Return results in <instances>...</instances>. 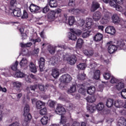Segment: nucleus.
<instances>
[{
  "mask_svg": "<svg viewBox=\"0 0 126 126\" xmlns=\"http://www.w3.org/2000/svg\"><path fill=\"white\" fill-rule=\"evenodd\" d=\"M47 87V86H46L45 87L44 86V85L42 84H39L38 85V88L40 91H43V92H45V90Z\"/></svg>",
  "mask_w": 126,
  "mask_h": 126,
  "instance_id": "nucleus-55",
  "label": "nucleus"
},
{
  "mask_svg": "<svg viewBox=\"0 0 126 126\" xmlns=\"http://www.w3.org/2000/svg\"><path fill=\"white\" fill-rule=\"evenodd\" d=\"M123 88H125V83L123 81H119L118 83L114 86V89L115 90H118V91L122 90Z\"/></svg>",
  "mask_w": 126,
  "mask_h": 126,
  "instance_id": "nucleus-13",
  "label": "nucleus"
},
{
  "mask_svg": "<svg viewBox=\"0 0 126 126\" xmlns=\"http://www.w3.org/2000/svg\"><path fill=\"white\" fill-rule=\"evenodd\" d=\"M87 65L86 63H80L77 65V67L78 69H85V68L86 67Z\"/></svg>",
  "mask_w": 126,
  "mask_h": 126,
  "instance_id": "nucleus-44",
  "label": "nucleus"
},
{
  "mask_svg": "<svg viewBox=\"0 0 126 126\" xmlns=\"http://www.w3.org/2000/svg\"><path fill=\"white\" fill-rule=\"evenodd\" d=\"M114 8H116L117 11H120V12L124 11V8L121 5H116V7H115Z\"/></svg>",
  "mask_w": 126,
  "mask_h": 126,
  "instance_id": "nucleus-53",
  "label": "nucleus"
},
{
  "mask_svg": "<svg viewBox=\"0 0 126 126\" xmlns=\"http://www.w3.org/2000/svg\"><path fill=\"white\" fill-rule=\"evenodd\" d=\"M49 10L50 9L49 8V6H46L43 8L42 12L43 13H47Z\"/></svg>",
  "mask_w": 126,
  "mask_h": 126,
  "instance_id": "nucleus-59",
  "label": "nucleus"
},
{
  "mask_svg": "<svg viewBox=\"0 0 126 126\" xmlns=\"http://www.w3.org/2000/svg\"><path fill=\"white\" fill-rule=\"evenodd\" d=\"M71 13H73L74 14H78L79 13H83L85 10L84 9H72L69 10Z\"/></svg>",
  "mask_w": 126,
  "mask_h": 126,
  "instance_id": "nucleus-15",
  "label": "nucleus"
},
{
  "mask_svg": "<svg viewBox=\"0 0 126 126\" xmlns=\"http://www.w3.org/2000/svg\"><path fill=\"white\" fill-rule=\"evenodd\" d=\"M90 36V33L89 32H84L82 34L83 38H87Z\"/></svg>",
  "mask_w": 126,
  "mask_h": 126,
  "instance_id": "nucleus-61",
  "label": "nucleus"
},
{
  "mask_svg": "<svg viewBox=\"0 0 126 126\" xmlns=\"http://www.w3.org/2000/svg\"><path fill=\"white\" fill-rule=\"evenodd\" d=\"M94 79H99L100 78V70H96L94 72Z\"/></svg>",
  "mask_w": 126,
  "mask_h": 126,
  "instance_id": "nucleus-38",
  "label": "nucleus"
},
{
  "mask_svg": "<svg viewBox=\"0 0 126 126\" xmlns=\"http://www.w3.org/2000/svg\"><path fill=\"white\" fill-rule=\"evenodd\" d=\"M66 49V46L65 45H58V46H53L49 45L48 48V51L49 52L50 54L51 55H54L56 53V50L58 49Z\"/></svg>",
  "mask_w": 126,
  "mask_h": 126,
  "instance_id": "nucleus-5",
  "label": "nucleus"
},
{
  "mask_svg": "<svg viewBox=\"0 0 126 126\" xmlns=\"http://www.w3.org/2000/svg\"><path fill=\"white\" fill-rule=\"evenodd\" d=\"M68 21L69 25L71 26V25H73V24L75 22V19H74V17L73 16H71L69 17Z\"/></svg>",
  "mask_w": 126,
  "mask_h": 126,
  "instance_id": "nucleus-39",
  "label": "nucleus"
},
{
  "mask_svg": "<svg viewBox=\"0 0 126 126\" xmlns=\"http://www.w3.org/2000/svg\"><path fill=\"white\" fill-rule=\"evenodd\" d=\"M29 9L32 13H38L40 9V7L32 3L30 5Z\"/></svg>",
  "mask_w": 126,
  "mask_h": 126,
  "instance_id": "nucleus-9",
  "label": "nucleus"
},
{
  "mask_svg": "<svg viewBox=\"0 0 126 126\" xmlns=\"http://www.w3.org/2000/svg\"><path fill=\"white\" fill-rule=\"evenodd\" d=\"M10 3L11 6H14V5H15V4H17L16 0H11Z\"/></svg>",
  "mask_w": 126,
  "mask_h": 126,
  "instance_id": "nucleus-63",
  "label": "nucleus"
},
{
  "mask_svg": "<svg viewBox=\"0 0 126 126\" xmlns=\"http://www.w3.org/2000/svg\"><path fill=\"white\" fill-rule=\"evenodd\" d=\"M13 14H14V16H17V17H20L22 14L21 10L18 8H15L13 11Z\"/></svg>",
  "mask_w": 126,
  "mask_h": 126,
  "instance_id": "nucleus-23",
  "label": "nucleus"
},
{
  "mask_svg": "<svg viewBox=\"0 0 126 126\" xmlns=\"http://www.w3.org/2000/svg\"><path fill=\"white\" fill-rule=\"evenodd\" d=\"M18 65V62L16 61L15 63H13V64L11 66V69L14 70V71H16L17 69V66Z\"/></svg>",
  "mask_w": 126,
  "mask_h": 126,
  "instance_id": "nucleus-45",
  "label": "nucleus"
},
{
  "mask_svg": "<svg viewBox=\"0 0 126 126\" xmlns=\"http://www.w3.org/2000/svg\"><path fill=\"white\" fill-rule=\"evenodd\" d=\"M30 77L34 79L35 78V76L32 74H31L30 76L26 75V80L27 81V82H31V79H29Z\"/></svg>",
  "mask_w": 126,
  "mask_h": 126,
  "instance_id": "nucleus-48",
  "label": "nucleus"
},
{
  "mask_svg": "<svg viewBox=\"0 0 126 126\" xmlns=\"http://www.w3.org/2000/svg\"><path fill=\"white\" fill-rule=\"evenodd\" d=\"M20 124L18 122H15L10 125L9 126H19Z\"/></svg>",
  "mask_w": 126,
  "mask_h": 126,
  "instance_id": "nucleus-64",
  "label": "nucleus"
},
{
  "mask_svg": "<svg viewBox=\"0 0 126 126\" xmlns=\"http://www.w3.org/2000/svg\"><path fill=\"white\" fill-rule=\"evenodd\" d=\"M38 64L40 71H44L45 69V59L44 58H40L38 61Z\"/></svg>",
  "mask_w": 126,
  "mask_h": 126,
  "instance_id": "nucleus-11",
  "label": "nucleus"
},
{
  "mask_svg": "<svg viewBox=\"0 0 126 126\" xmlns=\"http://www.w3.org/2000/svg\"><path fill=\"white\" fill-rule=\"evenodd\" d=\"M103 39V34L102 33H97L94 37V40L95 42H99Z\"/></svg>",
  "mask_w": 126,
  "mask_h": 126,
  "instance_id": "nucleus-21",
  "label": "nucleus"
},
{
  "mask_svg": "<svg viewBox=\"0 0 126 126\" xmlns=\"http://www.w3.org/2000/svg\"><path fill=\"white\" fill-rule=\"evenodd\" d=\"M68 38L70 39V40H72V41H75L77 39L76 37V35H75L74 33H68Z\"/></svg>",
  "mask_w": 126,
  "mask_h": 126,
  "instance_id": "nucleus-35",
  "label": "nucleus"
},
{
  "mask_svg": "<svg viewBox=\"0 0 126 126\" xmlns=\"http://www.w3.org/2000/svg\"><path fill=\"white\" fill-rule=\"evenodd\" d=\"M86 100L87 102H89V103H93L96 101V99L94 96H89L86 98Z\"/></svg>",
  "mask_w": 126,
  "mask_h": 126,
  "instance_id": "nucleus-37",
  "label": "nucleus"
},
{
  "mask_svg": "<svg viewBox=\"0 0 126 126\" xmlns=\"http://www.w3.org/2000/svg\"><path fill=\"white\" fill-rule=\"evenodd\" d=\"M85 92H86V91L85 87L84 86H82L79 90V93H81V94H85Z\"/></svg>",
  "mask_w": 126,
  "mask_h": 126,
  "instance_id": "nucleus-50",
  "label": "nucleus"
},
{
  "mask_svg": "<svg viewBox=\"0 0 126 126\" xmlns=\"http://www.w3.org/2000/svg\"><path fill=\"white\" fill-rule=\"evenodd\" d=\"M108 45H109L108 48V51L109 54H113V53H115L117 50H118V48H117V46L116 45V44L114 43V44H112V42H109L107 43Z\"/></svg>",
  "mask_w": 126,
  "mask_h": 126,
  "instance_id": "nucleus-8",
  "label": "nucleus"
},
{
  "mask_svg": "<svg viewBox=\"0 0 126 126\" xmlns=\"http://www.w3.org/2000/svg\"><path fill=\"white\" fill-rule=\"evenodd\" d=\"M83 53L86 56H87V57H92L93 54H94V52H93V50H84Z\"/></svg>",
  "mask_w": 126,
  "mask_h": 126,
  "instance_id": "nucleus-32",
  "label": "nucleus"
},
{
  "mask_svg": "<svg viewBox=\"0 0 126 126\" xmlns=\"http://www.w3.org/2000/svg\"><path fill=\"white\" fill-rule=\"evenodd\" d=\"M49 5L50 7L54 8L58 6V2L57 0H50L49 1Z\"/></svg>",
  "mask_w": 126,
  "mask_h": 126,
  "instance_id": "nucleus-31",
  "label": "nucleus"
},
{
  "mask_svg": "<svg viewBox=\"0 0 126 126\" xmlns=\"http://www.w3.org/2000/svg\"><path fill=\"white\" fill-rule=\"evenodd\" d=\"M99 7H100V4H99L98 2H93L91 10L93 12H94V11H95V10H97Z\"/></svg>",
  "mask_w": 126,
  "mask_h": 126,
  "instance_id": "nucleus-17",
  "label": "nucleus"
},
{
  "mask_svg": "<svg viewBox=\"0 0 126 126\" xmlns=\"http://www.w3.org/2000/svg\"><path fill=\"white\" fill-rule=\"evenodd\" d=\"M90 62H91V64L90 65V67L91 68H93L94 67H95L96 66V64H95V63L93 62V61L91 60Z\"/></svg>",
  "mask_w": 126,
  "mask_h": 126,
  "instance_id": "nucleus-62",
  "label": "nucleus"
},
{
  "mask_svg": "<svg viewBox=\"0 0 126 126\" xmlns=\"http://www.w3.org/2000/svg\"><path fill=\"white\" fill-rule=\"evenodd\" d=\"M86 23L85 25V30H89V29H91L92 26L94 23H93V20L91 18H87L86 20Z\"/></svg>",
  "mask_w": 126,
  "mask_h": 126,
  "instance_id": "nucleus-10",
  "label": "nucleus"
},
{
  "mask_svg": "<svg viewBox=\"0 0 126 126\" xmlns=\"http://www.w3.org/2000/svg\"><path fill=\"white\" fill-rule=\"evenodd\" d=\"M96 110H97L98 113H100L101 115H104V108L105 106L103 103H99L96 105Z\"/></svg>",
  "mask_w": 126,
  "mask_h": 126,
  "instance_id": "nucleus-14",
  "label": "nucleus"
},
{
  "mask_svg": "<svg viewBox=\"0 0 126 126\" xmlns=\"http://www.w3.org/2000/svg\"><path fill=\"white\" fill-rule=\"evenodd\" d=\"M95 91H96V89L95 88V87L93 86L88 88L87 93L90 95H92V94H94V93H95Z\"/></svg>",
  "mask_w": 126,
  "mask_h": 126,
  "instance_id": "nucleus-25",
  "label": "nucleus"
},
{
  "mask_svg": "<svg viewBox=\"0 0 126 126\" xmlns=\"http://www.w3.org/2000/svg\"><path fill=\"white\" fill-rule=\"evenodd\" d=\"M36 85L30 86V87H28L27 88V90H32L33 91H35V89H36Z\"/></svg>",
  "mask_w": 126,
  "mask_h": 126,
  "instance_id": "nucleus-58",
  "label": "nucleus"
},
{
  "mask_svg": "<svg viewBox=\"0 0 126 126\" xmlns=\"http://www.w3.org/2000/svg\"><path fill=\"white\" fill-rule=\"evenodd\" d=\"M118 126H126V120L123 117H121L117 124Z\"/></svg>",
  "mask_w": 126,
  "mask_h": 126,
  "instance_id": "nucleus-24",
  "label": "nucleus"
},
{
  "mask_svg": "<svg viewBox=\"0 0 126 126\" xmlns=\"http://www.w3.org/2000/svg\"><path fill=\"white\" fill-rule=\"evenodd\" d=\"M39 113L41 116L46 115V114H47V108L44 107L43 109H41L39 111Z\"/></svg>",
  "mask_w": 126,
  "mask_h": 126,
  "instance_id": "nucleus-51",
  "label": "nucleus"
},
{
  "mask_svg": "<svg viewBox=\"0 0 126 126\" xmlns=\"http://www.w3.org/2000/svg\"><path fill=\"white\" fill-rule=\"evenodd\" d=\"M119 80L115 78V77H112L111 80H110V83L114 84V83H119Z\"/></svg>",
  "mask_w": 126,
  "mask_h": 126,
  "instance_id": "nucleus-54",
  "label": "nucleus"
},
{
  "mask_svg": "<svg viewBox=\"0 0 126 126\" xmlns=\"http://www.w3.org/2000/svg\"><path fill=\"white\" fill-rule=\"evenodd\" d=\"M75 0H69V5L70 6H75Z\"/></svg>",
  "mask_w": 126,
  "mask_h": 126,
  "instance_id": "nucleus-60",
  "label": "nucleus"
},
{
  "mask_svg": "<svg viewBox=\"0 0 126 126\" xmlns=\"http://www.w3.org/2000/svg\"><path fill=\"white\" fill-rule=\"evenodd\" d=\"M55 112L58 115H61V120L60 121V125H64L66 122H67V118L65 117L64 114H65V109L61 104H59L57 105Z\"/></svg>",
  "mask_w": 126,
  "mask_h": 126,
  "instance_id": "nucleus-2",
  "label": "nucleus"
},
{
  "mask_svg": "<svg viewBox=\"0 0 126 126\" xmlns=\"http://www.w3.org/2000/svg\"><path fill=\"white\" fill-rule=\"evenodd\" d=\"M105 32L110 35H115L116 29H115V28L113 26H109L105 29Z\"/></svg>",
  "mask_w": 126,
  "mask_h": 126,
  "instance_id": "nucleus-12",
  "label": "nucleus"
},
{
  "mask_svg": "<svg viewBox=\"0 0 126 126\" xmlns=\"http://www.w3.org/2000/svg\"><path fill=\"white\" fill-rule=\"evenodd\" d=\"M61 12H62V9L60 8L57 9L55 12L54 11H51L50 13V18H51L52 20H54L55 17H56V13H61Z\"/></svg>",
  "mask_w": 126,
  "mask_h": 126,
  "instance_id": "nucleus-20",
  "label": "nucleus"
},
{
  "mask_svg": "<svg viewBox=\"0 0 126 126\" xmlns=\"http://www.w3.org/2000/svg\"><path fill=\"white\" fill-rule=\"evenodd\" d=\"M109 4L110 6L114 8V7H116V5H117V2L116 0H110Z\"/></svg>",
  "mask_w": 126,
  "mask_h": 126,
  "instance_id": "nucleus-46",
  "label": "nucleus"
},
{
  "mask_svg": "<svg viewBox=\"0 0 126 126\" xmlns=\"http://www.w3.org/2000/svg\"><path fill=\"white\" fill-rule=\"evenodd\" d=\"M123 101L121 100H116L114 102V106L116 108H122V107H123Z\"/></svg>",
  "mask_w": 126,
  "mask_h": 126,
  "instance_id": "nucleus-34",
  "label": "nucleus"
},
{
  "mask_svg": "<svg viewBox=\"0 0 126 126\" xmlns=\"http://www.w3.org/2000/svg\"><path fill=\"white\" fill-rule=\"evenodd\" d=\"M48 105L51 108H54L56 106V102L53 100H49Z\"/></svg>",
  "mask_w": 126,
  "mask_h": 126,
  "instance_id": "nucleus-52",
  "label": "nucleus"
},
{
  "mask_svg": "<svg viewBox=\"0 0 126 126\" xmlns=\"http://www.w3.org/2000/svg\"><path fill=\"white\" fill-rule=\"evenodd\" d=\"M68 91L69 93H74L76 91V86L75 85L71 86Z\"/></svg>",
  "mask_w": 126,
  "mask_h": 126,
  "instance_id": "nucleus-43",
  "label": "nucleus"
},
{
  "mask_svg": "<svg viewBox=\"0 0 126 126\" xmlns=\"http://www.w3.org/2000/svg\"><path fill=\"white\" fill-rule=\"evenodd\" d=\"M87 110L90 112V113H94L96 110H97V107L96 105H88L87 106Z\"/></svg>",
  "mask_w": 126,
  "mask_h": 126,
  "instance_id": "nucleus-22",
  "label": "nucleus"
},
{
  "mask_svg": "<svg viewBox=\"0 0 126 126\" xmlns=\"http://www.w3.org/2000/svg\"><path fill=\"white\" fill-rule=\"evenodd\" d=\"M21 47L22 48H26V47H31V46H32V43L31 42H29L27 44H24V43H21Z\"/></svg>",
  "mask_w": 126,
  "mask_h": 126,
  "instance_id": "nucleus-49",
  "label": "nucleus"
},
{
  "mask_svg": "<svg viewBox=\"0 0 126 126\" xmlns=\"http://www.w3.org/2000/svg\"><path fill=\"white\" fill-rule=\"evenodd\" d=\"M21 18H22V19L28 18V13H27V12L26 10H24L23 14L21 16Z\"/></svg>",
  "mask_w": 126,
  "mask_h": 126,
  "instance_id": "nucleus-57",
  "label": "nucleus"
},
{
  "mask_svg": "<svg viewBox=\"0 0 126 126\" xmlns=\"http://www.w3.org/2000/svg\"><path fill=\"white\" fill-rule=\"evenodd\" d=\"M64 60L67 61L68 63L71 65H73L76 63V61H77V58L75 56H71L69 57L68 55H66L64 57Z\"/></svg>",
  "mask_w": 126,
  "mask_h": 126,
  "instance_id": "nucleus-4",
  "label": "nucleus"
},
{
  "mask_svg": "<svg viewBox=\"0 0 126 126\" xmlns=\"http://www.w3.org/2000/svg\"><path fill=\"white\" fill-rule=\"evenodd\" d=\"M20 32L21 33V36L22 37V39L23 40H24V39H26V38H27V34H26V33H23V32H24V29L23 28L20 29Z\"/></svg>",
  "mask_w": 126,
  "mask_h": 126,
  "instance_id": "nucleus-41",
  "label": "nucleus"
},
{
  "mask_svg": "<svg viewBox=\"0 0 126 126\" xmlns=\"http://www.w3.org/2000/svg\"><path fill=\"white\" fill-rule=\"evenodd\" d=\"M48 121H49V118L48 117V116H44L40 120L41 124L43 126H46V125L48 124Z\"/></svg>",
  "mask_w": 126,
  "mask_h": 126,
  "instance_id": "nucleus-27",
  "label": "nucleus"
},
{
  "mask_svg": "<svg viewBox=\"0 0 126 126\" xmlns=\"http://www.w3.org/2000/svg\"><path fill=\"white\" fill-rule=\"evenodd\" d=\"M83 40L81 38L78 39L77 41V43L76 45V48H78L79 49H81L82 48V46L83 45Z\"/></svg>",
  "mask_w": 126,
  "mask_h": 126,
  "instance_id": "nucleus-28",
  "label": "nucleus"
},
{
  "mask_svg": "<svg viewBox=\"0 0 126 126\" xmlns=\"http://www.w3.org/2000/svg\"><path fill=\"white\" fill-rule=\"evenodd\" d=\"M46 105V103L41 101L38 100L36 102L35 105L36 109L40 110V109H42V107H45Z\"/></svg>",
  "mask_w": 126,
  "mask_h": 126,
  "instance_id": "nucleus-16",
  "label": "nucleus"
},
{
  "mask_svg": "<svg viewBox=\"0 0 126 126\" xmlns=\"http://www.w3.org/2000/svg\"><path fill=\"white\" fill-rule=\"evenodd\" d=\"M51 75L54 78H58L60 76V70L59 69H53Z\"/></svg>",
  "mask_w": 126,
  "mask_h": 126,
  "instance_id": "nucleus-18",
  "label": "nucleus"
},
{
  "mask_svg": "<svg viewBox=\"0 0 126 126\" xmlns=\"http://www.w3.org/2000/svg\"><path fill=\"white\" fill-rule=\"evenodd\" d=\"M111 13H110L106 9H104L102 13L99 11L95 12L93 16V18L94 21L98 22L100 20L101 24H107L110 21L111 17Z\"/></svg>",
  "mask_w": 126,
  "mask_h": 126,
  "instance_id": "nucleus-1",
  "label": "nucleus"
},
{
  "mask_svg": "<svg viewBox=\"0 0 126 126\" xmlns=\"http://www.w3.org/2000/svg\"><path fill=\"white\" fill-rule=\"evenodd\" d=\"M28 63V60L25 58H23L20 61L19 64L22 67H26Z\"/></svg>",
  "mask_w": 126,
  "mask_h": 126,
  "instance_id": "nucleus-19",
  "label": "nucleus"
},
{
  "mask_svg": "<svg viewBox=\"0 0 126 126\" xmlns=\"http://www.w3.org/2000/svg\"><path fill=\"white\" fill-rule=\"evenodd\" d=\"M103 77L106 80H108L111 78V74L109 72H104L103 74Z\"/></svg>",
  "mask_w": 126,
  "mask_h": 126,
  "instance_id": "nucleus-47",
  "label": "nucleus"
},
{
  "mask_svg": "<svg viewBox=\"0 0 126 126\" xmlns=\"http://www.w3.org/2000/svg\"><path fill=\"white\" fill-rule=\"evenodd\" d=\"M14 76L18 78H22V77H26V75L21 72H16L14 74Z\"/></svg>",
  "mask_w": 126,
  "mask_h": 126,
  "instance_id": "nucleus-29",
  "label": "nucleus"
},
{
  "mask_svg": "<svg viewBox=\"0 0 126 126\" xmlns=\"http://www.w3.org/2000/svg\"><path fill=\"white\" fill-rule=\"evenodd\" d=\"M70 32L72 33H74L77 36H80L82 33L81 31L79 30H76V31H75L74 29H72L70 30Z\"/></svg>",
  "mask_w": 126,
  "mask_h": 126,
  "instance_id": "nucleus-42",
  "label": "nucleus"
},
{
  "mask_svg": "<svg viewBox=\"0 0 126 126\" xmlns=\"http://www.w3.org/2000/svg\"><path fill=\"white\" fill-rule=\"evenodd\" d=\"M13 85L15 88H20L22 86L23 84L22 83L17 81L13 83Z\"/></svg>",
  "mask_w": 126,
  "mask_h": 126,
  "instance_id": "nucleus-36",
  "label": "nucleus"
},
{
  "mask_svg": "<svg viewBox=\"0 0 126 126\" xmlns=\"http://www.w3.org/2000/svg\"><path fill=\"white\" fill-rule=\"evenodd\" d=\"M114 105V100L111 98H109L106 101V106L108 108H111Z\"/></svg>",
  "mask_w": 126,
  "mask_h": 126,
  "instance_id": "nucleus-33",
  "label": "nucleus"
},
{
  "mask_svg": "<svg viewBox=\"0 0 126 126\" xmlns=\"http://www.w3.org/2000/svg\"><path fill=\"white\" fill-rule=\"evenodd\" d=\"M121 96L124 99H126V89H124L122 91Z\"/></svg>",
  "mask_w": 126,
  "mask_h": 126,
  "instance_id": "nucleus-56",
  "label": "nucleus"
},
{
  "mask_svg": "<svg viewBox=\"0 0 126 126\" xmlns=\"http://www.w3.org/2000/svg\"><path fill=\"white\" fill-rule=\"evenodd\" d=\"M116 48L117 50H123L124 51H126V46L125 44V41L124 40L121 39L119 41H116L115 42Z\"/></svg>",
  "mask_w": 126,
  "mask_h": 126,
  "instance_id": "nucleus-6",
  "label": "nucleus"
},
{
  "mask_svg": "<svg viewBox=\"0 0 126 126\" xmlns=\"http://www.w3.org/2000/svg\"><path fill=\"white\" fill-rule=\"evenodd\" d=\"M72 79L71 76L68 74H65L61 77L60 80L62 83H69Z\"/></svg>",
  "mask_w": 126,
  "mask_h": 126,
  "instance_id": "nucleus-7",
  "label": "nucleus"
},
{
  "mask_svg": "<svg viewBox=\"0 0 126 126\" xmlns=\"http://www.w3.org/2000/svg\"><path fill=\"white\" fill-rule=\"evenodd\" d=\"M77 78L79 80H84L86 78V75L84 73L79 74L77 76Z\"/></svg>",
  "mask_w": 126,
  "mask_h": 126,
  "instance_id": "nucleus-40",
  "label": "nucleus"
},
{
  "mask_svg": "<svg viewBox=\"0 0 126 126\" xmlns=\"http://www.w3.org/2000/svg\"><path fill=\"white\" fill-rule=\"evenodd\" d=\"M30 111V107L29 105L26 104L24 108V114L23 115L25 117V121L23 123V126H26L28 122H30L31 119H32V116L31 114L29 113Z\"/></svg>",
  "mask_w": 126,
  "mask_h": 126,
  "instance_id": "nucleus-3",
  "label": "nucleus"
},
{
  "mask_svg": "<svg viewBox=\"0 0 126 126\" xmlns=\"http://www.w3.org/2000/svg\"><path fill=\"white\" fill-rule=\"evenodd\" d=\"M112 20L114 23H118V22L121 21L120 17H119V16H118L117 14H113L112 16Z\"/></svg>",
  "mask_w": 126,
  "mask_h": 126,
  "instance_id": "nucleus-30",
  "label": "nucleus"
},
{
  "mask_svg": "<svg viewBox=\"0 0 126 126\" xmlns=\"http://www.w3.org/2000/svg\"><path fill=\"white\" fill-rule=\"evenodd\" d=\"M29 66L30 69L32 72H33V73L37 72V68L33 63L31 62Z\"/></svg>",
  "mask_w": 126,
  "mask_h": 126,
  "instance_id": "nucleus-26",
  "label": "nucleus"
}]
</instances>
